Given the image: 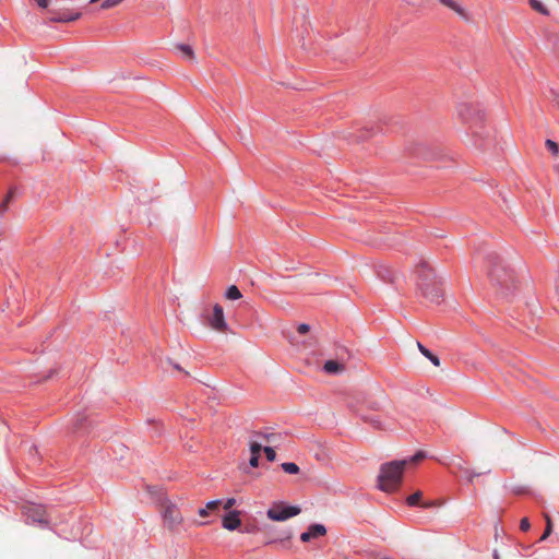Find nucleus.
Instances as JSON below:
<instances>
[{
  "label": "nucleus",
  "instance_id": "obj_29",
  "mask_svg": "<svg viewBox=\"0 0 559 559\" xmlns=\"http://www.w3.org/2000/svg\"><path fill=\"white\" fill-rule=\"evenodd\" d=\"M80 17V14H75V15H67V16H61V17H58V19H55V21H58V22H72V21H75Z\"/></svg>",
  "mask_w": 559,
  "mask_h": 559
},
{
  "label": "nucleus",
  "instance_id": "obj_28",
  "mask_svg": "<svg viewBox=\"0 0 559 559\" xmlns=\"http://www.w3.org/2000/svg\"><path fill=\"white\" fill-rule=\"evenodd\" d=\"M425 457V453L424 452H417L415 455H413L411 459H408V465L409 464H416L418 462H420Z\"/></svg>",
  "mask_w": 559,
  "mask_h": 559
},
{
  "label": "nucleus",
  "instance_id": "obj_15",
  "mask_svg": "<svg viewBox=\"0 0 559 559\" xmlns=\"http://www.w3.org/2000/svg\"><path fill=\"white\" fill-rule=\"evenodd\" d=\"M417 347L419 349V352L426 357L428 358L436 367H439L440 366V359L438 358V356H436L435 354H432L429 349H427L423 344H420L419 342H417Z\"/></svg>",
  "mask_w": 559,
  "mask_h": 559
},
{
  "label": "nucleus",
  "instance_id": "obj_42",
  "mask_svg": "<svg viewBox=\"0 0 559 559\" xmlns=\"http://www.w3.org/2000/svg\"><path fill=\"white\" fill-rule=\"evenodd\" d=\"M98 0H91L92 3L97 2Z\"/></svg>",
  "mask_w": 559,
  "mask_h": 559
},
{
  "label": "nucleus",
  "instance_id": "obj_37",
  "mask_svg": "<svg viewBox=\"0 0 559 559\" xmlns=\"http://www.w3.org/2000/svg\"><path fill=\"white\" fill-rule=\"evenodd\" d=\"M368 136H369V134L362 133V134L358 135L357 139L358 140H366Z\"/></svg>",
  "mask_w": 559,
  "mask_h": 559
},
{
  "label": "nucleus",
  "instance_id": "obj_39",
  "mask_svg": "<svg viewBox=\"0 0 559 559\" xmlns=\"http://www.w3.org/2000/svg\"><path fill=\"white\" fill-rule=\"evenodd\" d=\"M430 506H431V503L424 504V508H428V507H430Z\"/></svg>",
  "mask_w": 559,
  "mask_h": 559
},
{
  "label": "nucleus",
  "instance_id": "obj_23",
  "mask_svg": "<svg viewBox=\"0 0 559 559\" xmlns=\"http://www.w3.org/2000/svg\"><path fill=\"white\" fill-rule=\"evenodd\" d=\"M249 445L250 452L253 455H260L261 450H263L262 443L259 441H251Z\"/></svg>",
  "mask_w": 559,
  "mask_h": 559
},
{
  "label": "nucleus",
  "instance_id": "obj_38",
  "mask_svg": "<svg viewBox=\"0 0 559 559\" xmlns=\"http://www.w3.org/2000/svg\"><path fill=\"white\" fill-rule=\"evenodd\" d=\"M371 408H377L378 405L376 403H372V405L370 406Z\"/></svg>",
  "mask_w": 559,
  "mask_h": 559
},
{
  "label": "nucleus",
  "instance_id": "obj_11",
  "mask_svg": "<svg viewBox=\"0 0 559 559\" xmlns=\"http://www.w3.org/2000/svg\"><path fill=\"white\" fill-rule=\"evenodd\" d=\"M441 4L455 12L464 21H469L471 16L467 10L456 0H439Z\"/></svg>",
  "mask_w": 559,
  "mask_h": 559
},
{
  "label": "nucleus",
  "instance_id": "obj_27",
  "mask_svg": "<svg viewBox=\"0 0 559 559\" xmlns=\"http://www.w3.org/2000/svg\"><path fill=\"white\" fill-rule=\"evenodd\" d=\"M263 451H264V453H265V456H266L267 461H270V462L275 461V459H276V453H275V451H274V449H273V448H271V447H264V448H263Z\"/></svg>",
  "mask_w": 559,
  "mask_h": 559
},
{
  "label": "nucleus",
  "instance_id": "obj_19",
  "mask_svg": "<svg viewBox=\"0 0 559 559\" xmlns=\"http://www.w3.org/2000/svg\"><path fill=\"white\" fill-rule=\"evenodd\" d=\"M544 518H545V521H546V526H545L544 534L539 538L540 542L545 540L551 534V532H552V523H551V519H550L549 514L548 513H544Z\"/></svg>",
  "mask_w": 559,
  "mask_h": 559
},
{
  "label": "nucleus",
  "instance_id": "obj_1",
  "mask_svg": "<svg viewBox=\"0 0 559 559\" xmlns=\"http://www.w3.org/2000/svg\"><path fill=\"white\" fill-rule=\"evenodd\" d=\"M407 465L408 461H392L382 464L378 476L379 489L385 492L395 491L401 485L402 475Z\"/></svg>",
  "mask_w": 559,
  "mask_h": 559
},
{
  "label": "nucleus",
  "instance_id": "obj_32",
  "mask_svg": "<svg viewBox=\"0 0 559 559\" xmlns=\"http://www.w3.org/2000/svg\"><path fill=\"white\" fill-rule=\"evenodd\" d=\"M235 503H236V499L235 498H229V499H227L225 501L224 509L225 510H229V509H231L235 506Z\"/></svg>",
  "mask_w": 559,
  "mask_h": 559
},
{
  "label": "nucleus",
  "instance_id": "obj_4",
  "mask_svg": "<svg viewBox=\"0 0 559 559\" xmlns=\"http://www.w3.org/2000/svg\"><path fill=\"white\" fill-rule=\"evenodd\" d=\"M162 508L165 526L171 532L176 531L183 523V516L178 507L174 502L166 500L163 502Z\"/></svg>",
  "mask_w": 559,
  "mask_h": 559
},
{
  "label": "nucleus",
  "instance_id": "obj_13",
  "mask_svg": "<svg viewBox=\"0 0 559 559\" xmlns=\"http://www.w3.org/2000/svg\"><path fill=\"white\" fill-rule=\"evenodd\" d=\"M323 369L328 373H338L342 372L345 368L344 365L340 364L336 360H328L325 361Z\"/></svg>",
  "mask_w": 559,
  "mask_h": 559
},
{
  "label": "nucleus",
  "instance_id": "obj_21",
  "mask_svg": "<svg viewBox=\"0 0 559 559\" xmlns=\"http://www.w3.org/2000/svg\"><path fill=\"white\" fill-rule=\"evenodd\" d=\"M282 468L287 474H298L299 473V466L293 462L283 463Z\"/></svg>",
  "mask_w": 559,
  "mask_h": 559
},
{
  "label": "nucleus",
  "instance_id": "obj_18",
  "mask_svg": "<svg viewBox=\"0 0 559 559\" xmlns=\"http://www.w3.org/2000/svg\"><path fill=\"white\" fill-rule=\"evenodd\" d=\"M377 274L383 281H386V282H393L394 281L393 273L390 270H388L385 266H380L378 269V271H377Z\"/></svg>",
  "mask_w": 559,
  "mask_h": 559
},
{
  "label": "nucleus",
  "instance_id": "obj_8",
  "mask_svg": "<svg viewBox=\"0 0 559 559\" xmlns=\"http://www.w3.org/2000/svg\"><path fill=\"white\" fill-rule=\"evenodd\" d=\"M23 512L28 520H32L34 523L39 524H48V519L46 514V510L40 504L28 503L23 507Z\"/></svg>",
  "mask_w": 559,
  "mask_h": 559
},
{
  "label": "nucleus",
  "instance_id": "obj_31",
  "mask_svg": "<svg viewBox=\"0 0 559 559\" xmlns=\"http://www.w3.org/2000/svg\"><path fill=\"white\" fill-rule=\"evenodd\" d=\"M309 330H310V326H309L308 324H306V323H301V324H299V325H298V328H297V331H298V333H300V334H306V333H308V332H309Z\"/></svg>",
  "mask_w": 559,
  "mask_h": 559
},
{
  "label": "nucleus",
  "instance_id": "obj_34",
  "mask_svg": "<svg viewBox=\"0 0 559 559\" xmlns=\"http://www.w3.org/2000/svg\"><path fill=\"white\" fill-rule=\"evenodd\" d=\"M465 474H466V477L468 479V481H473V479L477 476H479L478 473H475V472H471L468 469L465 471Z\"/></svg>",
  "mask_w": 559,
  "mask_h": 559
},
{
  "label": "nucleus",
  "instance_id": "obj_41",
  "mask_svg": "<svg viewBox=\"0 0 559 559\" xmlns=\"http://www.w3.org/2000/svg\"><path fill=\"white\" fill-rule=\"evenodd\" d=\"M380 559H392V558H390V557H382V558H380Z\"/></svg>",
  "mask_w": 559,
  "mask_h": 559
},
{
  "label": "nucleus",
  "instance_id": "obj_14",
  "mask_svg": "<svg viewBox=\"0 0 559 559\" xmlns=\"http://www.w3.org/2000/svg\"><path fill=\"white\" fill-rule=\"evenodd\" d=\"M221 500H212L209 501L205 506V508L199 509L198 513L200 516L205 518L209 515L211 511H216L218 507L221 506Z\"/></svg>",
  "mask_w": 559,
  "mask_h": 559
},
{
  "label": "nucleus",
  "instance_id": "obj_6",
  "mask_svg": "<svg viewBox=\"0 0 559 559\" xmlns=\"http://www.w3.org/2000/svg\"><path fill=\"white\" fill-rule=\"evenodd\" d=\"M457 112L465 123H475V126L484 118L483 111L468 103L461 104Z\"/></svg>",
  "mask_w": 559,
  "mask_h": 559
},
{
  "label": "nucleus",
  "instance_id": "obj_35",
  "mask_svg": "<svg viewBox=\"0 0 559 559\" xmlns=\"http://www.w3.org/2000/svg\"><path fill=\"white\" fill-rule=\"evenodd\" d=\"M36 3L40 7V8H47L48 7V0H35Z\"/></svg>",
  "mask_w": 559,
  "mask_h": 559
},
{
  "label": "nucleus",
  "instance_id": "obj_9",
  "mask_svg": "<svg viewBox=\"0 0 559 559\" xmlns=\"http://www.w3.org/2000/svg\"><path fill=\"white\" fill-rule=\"evenodd\" d=\"M326 534V528L322 524H311L306 532L300 535L304 543H309L312 539L322 537Z\"/></svg>",
  "mask_w": 559,
  "mask_h": 559
},
{
  "label": "nucleus",
  "instance_id": "obj_5",
  "mask_svg": "<svg viewBox=\"0 0 559 559\" xmlns=\"http://www.w3.org/2000/svg\"><path fill=\"white\" fill-rule=\"evenodd\" d=\"M301 512L299 507L286 506L283 502L275 503L266 512V515L272 521H286L290 518L298 515Z\"/></svg>",
  "mask_w": 559,
  "mask_h": 559
},
{
  "label": "nucleus",
  "instance_id": "obj_7",
  "mask_svg": "<svg viewBox=\"0 0 559 559\" xmlns=\"http://www.w3.org/2000/svg\"><path fill=\"white\" fill-rule=\"evenodd\" d=\"M206 321L215 331L226 332L228 330L223 307L218 304L214 305L212 313L206 316Z\"/></svg>",
  "mask_w": 559,
  "mask_h": 559
},
{
  "label": "nucleus",
  "instance_id": "obj_22",
  "mask_svg": "<svg viewBox=\"0 0 559 559\" xmlns=\"http://www.w3.org/2000/svg\"><path fill=\"white\" fill-rule=\"evenodd\" d=\"M530 3L532 5V8L539 12L540 14H544V15H547L548 14V10L546 9V7L538 0H530Z\"/></svg>",
  "mask_w": 559,
  "mask_h": 559
},
{
  "label": "nucleus",
  "instance_id": "obj_2",
  "mask_svg": "<svg viewBox=\"0 0 559 559\" xmlns=\"http://www.w3.org/2000/svg\"><path fill=\"white\" fill-rule=\"evenodd\" d=\"M416 274L418 277L417 286L423 295L432 302H439L442 292L436 281L435 271L424 262L417 266Z\"/></svg>",
  "mask_w": 559,
  "mask_h": 559
},
{
  "label": "nucleus",
  "instance_id": "obj_17",
  "mask_svg": "<svg viewBox=\"0 0 559 559\" xmlns=\"http://www.w3.org/2000/svg\"><path fill=\"white\" fill-rule=\"evenodd\" d=\"M254 436L267 443H275L280 439V435L277 433L254 432Z\"/></svg>",
  "mask_w": 559,
  "mask_h": 559
},
{
  "label": "nucleus",
  "instance_id": "obj_10",
  "mask_svg": "<svg viewBox=\"0 0 559 559\" xmlns=\"http://www.w3.org/2000/svg\"><path fill=\"white\" fill-rule=\"evenodd\" d=\"M241 524L240 511L234 510L223 516L222 525L227 531H235Z\"/></svg>",
  "mask_w": 559,
  "mask_h": 559
},
{
  "label": "nucleus",
  "instance_id": "obj_33",
  "mask_svg": "<svg viewBox=\"0 0 559 559\" xmlns=\"http://www.w3.org/2000/svg\"><path fill=\"white\" fill-rule=\"evenodd\" d=\"M259 456H260V455H253V454H251V457H250L249 464H250L252 467H258V465H259Z\"/></svg>",
  "mask_w": 559,
  "mask_h": 559
},
{
  "label": "nucleus",
  "instance_id": "obj_20",
  "mask_svg": "<svg viewBox=\"0 0 559 559\" xmlns=\"http://www.w3.org/2000/svg\"><path fill=\"white\" fill-rule=\"evenodd\" d=\"M13 194H14L13 190H10L8 192V194L5 195V198L3 199V201L0 203V216H2L7 212L9 203L13 199Z\"/></svg>",
  "mask_w": 559,
  "mask_h": 559
},
{
  "label": "nucleus",
  "instance_id": "obj_30",
  "mask_svg": "<svg viewBox=\"0 0 559 559\" xmlns=\"http://www.w3.org/2000/svg\"><path fill=\"white\" fill-rule=\"evenodd\" d=\"M520 528L523 532H527L531 528V523L527 518H523L520 522Z\"/></svg>",
  "mask_w": 559,
  "mask_h": 559
},
{
  "label": "nucleus",
  "instance_id": "obj_16",
  "mask_svg": "<svg viewBox=\"0 0 559 559\" xmlns=\"http://www.w3.org/2000/svg\"><path fill=\"white\" fill-rule=\"evenodd\" d=\"M225 297L229 300H238L242 297V295L236 285H231L227 288Z\"/></svg>",
  "mask_w": 559,
  "mask_h": 559
},
{
  "label": "nucleus",
  "instance_id": "obj_40",
  "mask_svg": "<svg viewBox=\"0 0 559 559\" xmlns=\"http://www.w3.org/2000/svg\"><path fill=\"white\" fill-rule=\"evenodd\" d=\"M493 557H495V559H500V558H499V556H498V554H495V556H493Z\"/></svg>",
  "mask_w": 559,
  "mask_h": 559
},
{
  "label": "nucleus",
  "instance_id": "obj_3",
  "mask_svg": "<svg viewBox=\"0 0 559 559\" xmlns=\"http://www.w3.org/2000/svg\"><path fill=\"white\" fill-rule=\"evenodd\" d=\"M488 275L495 285L499 286L501 294L509 295L511 287L514 286V278L512 273L500 264H495L489 271Z\"/></svg>",
  "mask_w": 559,
  "mask_h": 559
},
{
  "label": "nucleus",
  "instance_id": "obj_25",
  "mask_svg": "<svg viewBox=\"0 0 559 559\" xmlns=\"http://www.w3.org/2000/svg\"><path fill=\"white\" fill-rule=\"evenodd\" d=\"M123 0H105L100 8L103 10H107V9H111L114 7H117L118 4H120Z\"/></svg>",
  "mask_w": 559,
  "mask_h": 559
},
{
  "label": "nucleus",
  "instance_id": "obj_24",
  "mask_svg": "<svg viewBox=\"0 0 559 559\" xmlns=\"http://www.w3.org/2000/svg\"><path fill=\"white\" fill-rule=\"evenodd\" d=\"M545 145L554 155H558L559 145L555 141L546 140Z\"/></svg>",
  "mask_w": 559,
  "mask_h": 559
},
{
  "label": "nucleus",
  "instance_id": "obj_36",
  "mask_svg": "<svg viewBox=\"0 0 559 559\" xmlns=\"http://www.w3.org/2000/svg\"><path fill=\"white\" fill-rule=\"evenodd\" d=\"M255 526L251 525V526H246L245 527V532L246 533H254L255 532Z\"/></svg>",
  "mask_w": 559,
  "mask_h": 559
},
{
  "label": "nucleus",
  "instance_id": "obj_12",
  "mask_svg": "<svg viewBox=\"0 0 559 559\" xmlns=\"http://www.w3.org/2000/svg\"><path fill=\"white\" fill-rule=\"evenodd\" d=\"M176 49L180 52L181 57L193 61L195 59L194 51L191 46L187 44H178L176 45Z\"/></svg>",
  "mask_w": 559,
  "mask_h": 559
},
{
  "label": "nucleus",
  "instance_id": "obj_26",
  "mask_svg": "<svg viewBox=\"0 0 559 559\" xmlns=\"http://www.w3.org/2000/svg\"><path fill=\"white\" fill-rule=\"evenodd\" d=\"M420 498H421V491H417V492L411 495L407 498L408 506H416V504H418Z\"/></svg>",
  "mask_w": 559,
  "mask_h": 559
}]
</instances>
